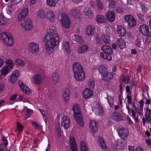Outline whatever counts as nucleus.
Instances as JSON below:
<instances>
[{
  "mask_svg": "<svg viewBox=\"0 0 151 151\" xmlns=\"http://www.w3.org/2000/svg\"><path fill=\"white\" fill-rule=\"evenodd\" d=\"M59 37L57 34L46 33L43 40L47 53L50 54L54 51V47L59 44Z\"/></svg>",
  "mask_w": 151,
  "mask_h": 151,
  "instance_id": "obj_1",
  "label": "nucleus"
},
{
  "mask_svg": "<svg viewBox=\"0 0 151 151\" xmlns=\"http://www.w3.org/2000/svg\"><path fill=\"white\" fill-rule=\"evenodd\" d=\"M72 67L76 80L77 81H83L86 75L81 65L79 63L75 62L73 63Z\"/></svg>",
  "mask_w": 151,
  "mask_h": 151,
  "instance_id": "obj_2",
  "label": "nucleus"
},
{
  "mask_svg": "<svg viewBox=\"0 0 151 151\" xmlns=\"http://www.w3.org/2000/svg\"><path fill=\"white\" fill-rule=\"evenodd\" d=\"M72 111L73 116L76 121L81 127H83V116L82 114L79 105L77 104H74L72 106Z\"/></svg>",
  "mask_w": 151,
  "mask_h": 151,
  "instance_id": "obj_3",
  "label": "nucleus"
},
{
  "mask_svg": "<svg viewBox=\"0 0 151 151\" xmlns=\"http://www.w3.org/2000/svg\"><path fill=\"white\" fill-rule=\"evenodd\" d=\"M124 23L127 24V26L129 28H132L134 27L137 24L135 18L132 15L127 14L124 16Z\"/></svg>",
  "mask_w": 151,
  "mask_h": 151,
  "instance_id": "obj_4",
  "label": "nucleus"
},
{
  "mask_svg": "<svg viewBox=\"0 0 151 151\" xmlns=\"http://www.w3.org/2000/svg\"><path fill=\"white\" fill-rule=\"evenodd\" d=\"M1 36L5 44L9 46H11L13 45L14 40L10 35H8L7 33L3 32L1 34Z\"/></svg>",
  "mask_w": 151,
  "mask_h": 151,
  "instance_id": "obj_5",
  "label": "nucleus"
},
{
  "mask_svg": "<svg viewBox=\"0 0 151 151\" xmlns=\"http://www.w3.org/2000/svg\"><path fill=\"white\" fill-rule=\"evenodd\" d=\"M139 31L142 35L149 37H151V31H150L149 27L145 24H143L139 26Z\"/></svg>",
  "mask_w": 151,
  "mask_h": 151,
  "instance_id": "obj_6",
  "label": "nucleus"
},
{
  "mask_svg": "<svg viewBox=\"0 0 151 151\" xmlns=\"http://www.w3.org/2000/svg\"><path fill=\"white\" fill-rule=\"evenodd\" d=\"M60 22L65 28L69 29L71 22L68 16L65 13L62 14L61 16Z\"/></svg>",
  "mask_w": 151,
  "mask_h": 151,
  "instance_id": "obj_7",
  "label": "nucleus"
},
{
  "mask_svg": "<svg viewBox=\"0 0 151 151\" xmlns=\"http://www.w3.org/2000/svg\"><path fill=\"white\" fill-rule=\"evenodd\" d=\"M21 24L22 27L27 31L31 30L34 27V25L29 18H27L26 20H24V22L22 23Z\"/></svg>",
  "mask_w": 151,
  "mask_h": 151,
  "instance_id": "obj_8",
  "label": "nucleus"
},
{
  "mask_svg": "<svg viewBox=\"0 0 151 151\" xmlns=\"http://www.w3.org/2000/svg\"><path fill=\"white\" fill-rule=\"evenodd\" d=\"M29 49L31 53L36 54L39 50V45L36 42H30L29 44Z\"/></svg>",
  "mask_w": 151,
  "mask_h": 151,
  "instance_id": "obj_9",
  "label": "nucleus"
},
{
  "mask_svg": "<svg viewBox=\"0 0 151 151\" xmlns=\"http://www.w3.org/2000/svg\"><path fill=\"white\" fill-rule=\"evenodd\" d=\"M70 120L68 116H63L61 119V124L64 129H68L70 127Z\"/></svg>",
  "mask_w": 151,
  "mask_h": 151,
  "instance_id": "obj_10",
  "label": "nucleus"
},
{
  "mask_svg": "<svg viewBox=\"0 0 151 151\" xmlns=\"http://www.w3.org/2000/svg\"><path fill=\"white\" fill-rule=\"evenodd\" d=\"M28 13V9L27 8L21 10L18 16V20L22 22L24 20Z\"/></svg>",
  "mask_w": 151,
  "mask_h": 151,
  "instance_id": "obj_11",
  "label": "nucleus"
},
{
  "mask_svg": "<svg viewBox=\"0 0 151 151\" xmlns=\"http://www.w3.org/2000/svg\"><path fill=\"white\" fill-rule=\"evenodd\" d=\"M45 17L50 21L52 22H55L56 14L53 11L50 10L47 11L46 12Z\"/></svg>",
  "mask_w": 151,
  "mask_h": 151,
  "instance_id": "obj_12",
  "label": "nucleus"
},
{
  "mask_svg": "<svg viewBox=\"0 0 151 151\" xmlns=\"http://www.w3.org/2000/svg\"><path fill=\"white\" fill-rule=\"evenodd\" d=\"M19 72L18 70H15L12 74L9 80V82L12 84H14L17 78H19Z\"/></svg>",
  "mask_w": 151,
  "mask_h": 151,
  "instance_id": "obj_13",
  "label": "nucleus"
},
{
  "mask_svg": "<svg viewBox=\"0 0 151 151\" xmlns=\"http://www.w3.org/2000/svg\"><path fill=\"white\" fill-rule=\"evenodd\" d=\"M70 147L72 151H78L77 145L75 138L73 136L69 138Z\"/></svg>",
  "mask_w": 151,
  "mask_h": 151,
  "instance_id": "obj_14",
  "label": "nucleus"
},
{
  "mask_svg": "<svg viewBox=\"0 0 151 151\" xmlns=\"http://www.w3.org/2000/svg\"><path fill=\"white\" fill-rule=\"evenodd\" d=\"M113 78V73L109 71H107L104 74H101V78L103 81L109 82Z\"/></svg>",
  "mask_w": 151,
  "mask_h": 151,
  "instance_id": "obj_15",
  "label": "nucleus"
},
{
  "mask_svg": "<svg viewBox=\"0 0 151 151\" xmlns=\"http://www.w3.org/2000/svg\"><path fill=\"white\" fill-rule=\"evenodd\" d=\"M128 131L126 129L124 128H122L119 129L118 133L119 136L122 139L126 140L128 136Z\"/></svg>",
  "mask_w": 151,
  "mask_h": 151,
  "instance_id": "obj_16",
  "label": "nucleus"
},
{
  "mask_svg": "<svg viewBox=\"0 0 151 151\" xmlns=\"http://www.w3.org/2000/svg\"><path fill=\"white\" fill-rule=\"evenodd\" d=\"M90 129L92 132H96L98 129V124L96 121L91 120L90 122Z\"/></svg>",
  "mask_w": 151,
  "mask_h": 151,
  "instance_id": "obj_17",
  "label": "nucleus"
},
{
  "mask_svg": "<svg viewBox=\"0 0 151 151\" xmlns=\"http://www.w3.org/2000/svg\"><path fill=\"white\" fill-rule=\"evenodd\" d=\"M116 27H117L116 31L119 36L120 37H124L126 34V32L123 27L118 24L116 25Z\"/></svg>",
  "mask_w": 151,
  "mask_h": 151,
  "instance_id": "obj_18",
  "label": "nucleus"
},
{
  "mask_svg": "<svg viewBox=\"0 0 151 151\" xmlns=\"http://www.w3.org/2000/svg\"><path fill=\"white\" fill-rule=\"evenodd\" d=\"M107 19L110 22H113L115 19V14L112 11H109L106 14Z\"/></svg>",
  "mask_w": 151,
  "mask_h": 151,
  "instance_id": "obj_19",
  "label": "nucleus"
},
{
  "mask_svg": "<svg viewBox=\"0 0 151 151\" xmlns=\"http://www.w3.org/2000/svg\"><path fill=\"white\" fill-rule=\"evenodd\" d=\"M18 83L20 88L23 92L28 94H30L32 93L31 92V91L30 89L27 87L25 85L22 83V81H19Z\"/></svg>",
  "mask_w": 151,
  "mask_h": 151,
  "instance_id": "obj_20",
  "label": "nucleus"
},
{
  "mask_svg": "<svg viewBox=\"0 0 151 151\" xmlns=\"http://www.w3.org/2000/svg\"><path fill=\"white\" fill-rule=\"evenodd\" d=\"M93 94V92L90 89L86 88L83 92L82 96L84 99H87L92 96Z\"/></svg>",
  "mask_w": 151,
  "mask_h": 151,
  "instance_id": "obj_21",
  "label": "nucleus"
},
{
  "mask_svg": "<svg viewBox=\"0 0 151 151\" xmlns=\"http://www.w3.org/2000/svg\"><path fill=\"white\" fill-rule=\"evenodd\" d=\"M70 14L75 19H79L81 17V14L76 9H72L70 11Z\"/></svg>",
  "mask_w": 151,
  "mask_h": 151,
  "instance_id": "obj_22",
  "label": "nucleus"
},
{
  "mask_svg": "<svg viewBox=\"0 0 151 151\" xmlns=\"http://www.w3.org/2000/svg\"><path fill=\"white\" fill-rule=\"evenodd\" d=\"M88 47L87 45L86 44H82L79 46L77 52L79 54L84 53L88 50Z\"/></svg>",
  "mask_w": 151,
  "mask_h": 151,
  "instance_id": "obj_23",
  "label": "nucleus"
},
{
  "mask_svg": "<svg viewBox=\"0 0 151 151\" xmlns=\"http://www.w3.org/2000/svg\"><path fill=\"white\" fill-rule=\"evenodd\" d=\"M101 49L102 51L107 54H113V53L112 48L108 45H104L102 46Z\"/></svg>",
  "mask_w": 151,
  "mask_h": 151,
  "instance_id": "obj_24",
  "label": "nucleus"
},
{
  "mask_svg": "<svg viewBox=\"0 0 151 151\" xmlns=\"http://www.w3.org/2000/svg\"><path fill=\"white\" fill-rule=\"evenodd\" d=\"M95 27L93 26L90 25L87 27L86 30L85 32L86 34L88 36H91L94 33Z\"/></svg>",
  "mask_w": 151,
  "mask_h": 151,
  "instance_id": "obj_25",
  "label": "nucleus"
},
{
  "mask_svg": "<svg viewBox=\"0 0 151 151\" xmlns=\"http://www.w3.org/2000/svg\"><path fill=\"white\" fill-rule=\"evenodd\" d=\"M116 43L121 50H122L123 49L125 48L126 46L125 42L121 38L117 40Z\"/></svg>",
  "mask_w": 151,
  "mask_h": 151,
  "instance_id": "obj_26",
  "label": "nucleus"
},
{
  "mask_svg": "<svg viewBox=\"0 0 151 151\" xmlns=\"http://www.w3.org/2000/svg\"><path fill=\"white\" fill-rule=\"evenodd\" d=\"M83 12L86 16H88L90 18L93 17V13L92 10L89 7H86L83 8Z\"/></svg>",
  "mask_w": 151,
  "mask_h": 151,
  "instance_id": "obj_27",
  "label": "nucleus"
},
{
  "mask_svg": "<svg viewBox=\"0 0 151 151\" xmlns=\"http://www.w3.org/2000/svg\"><path fill=\"white\" fill-rule=\"evenodd\" d=\"M112 114V119L114 121L119 122L123 120V117L118 112L114 111Z\"/></svg>",
  "mask_w": 151,
  "mask_h": 151,
  "instance_id": "obj_28",
  "label": "nucleus"
},
{
  "mask_svg": "<svg viewBox=\"0 0 151 151\" xmlns=\"http://www.w3.org/2000/svg\"><path fill=\"white\" fill-rule=\"evenodd\" d=\"M34 83L35 84L40 85L41 84L42 80L41 75L39 74H37L33 77Z\"/></svg>",
  "mask_w": 151,
  "mask_h": 151,
  "instance_id": "obj_29",
  "label": "nucleus"
},
{
  "mask_svg": "<svg viewBox=\"0 0 151 151\" xmlns=\"http://www.w3.org/2000/svg\"><path fill=\"white\" fill-rule=\"evenodd\" d=\"M93 41L94 44L97 46H100L103 45L100 38L98 36H96L93 38Z\"/></svg>",
  "mask_w": 151,
  "mask_h": 151,
  "instance_id": "obj_30",
  "label": "nucleus"
},
{
  "mask_svg": "<svg viewBox=\"0 0 151 151\" xmlns=\"http://www.w3.org/2000/svg\"><path fill=\"white\" fill-rule=\"evenodd\" d=\"M37 17L42 19H44L46 16V12L45 10L42 9H40L36 12Z\"/></svg>",
  "mask_w": 151,
  "mask_h": 151,
  "instance_id": "obj_31",
  "label": "nucleus"
},
{
  "mask_svg": "<svg viewBox=\"0 0 151 151\" xmlns=\"http://www.w3.org/2000/svg\"><path fill=\"white\" fill-rule=\"evenodd\" d=\"M151 114H148L147 113H145V118L143 117L142 119V123L144 124H145L146 121L147 123L149 124L151 122Z\"/></svg>",
  "mask_w": 151,
  "mask_h": 151,
  "instance_id": "obj_32",
  "label": "nucleus"
},
{
  "mask_svg": "<svg viewBox=\"0 0 151 151\" xmlns=\"http://www.w3.org/2000/svg\"><path fill=\"white\" fill-rule=\"evenodd\" d=\"M101 38L104 42L106 44L109 43L111 42L110 36L108 34L103 33L101 35Z\"/></svg>",
  "mask_w": 151,
  "mask_h": 151,
  "instance_id": "obj_33",
  "label": "nucleus"
},
{
  "mask_svg": "<svg viewBox=\"0 0 151 151\" xmlns=\"http://www.w3.org/2000/svg\"><path fill=\"white\" fill-rule=\"evenodd\" d=\"M70 45L69 42L67 41L63 42V48L65 52H66L67 55L70 53Z\"/></svg>",
  "mask_w": 151,
  "mask_h": 151,
  "instance_id": "obj_34",
  "label": "nucleus"
},
{
  "mask_svg": "<svg viewBox=\"0 0 151 151\" xmlns=\"http://www.w3.org/2000/svg\"><path fill=\"white\" fill-rule=\"evenodd\" d=\"M63 96L64 101H68L69 100L70 97V91L68 88H66L64 90Z\"/></svg>",
  "mask_w": 151,
  "mask_h": 151,
  "instance_id": "obj_35",
  "label": "nucleus"
},
{
  "mask_svg": "<svg viewBox=\"0 0 151 151\" xmlns=\"http://www.w3.org/2000/svg\"><path fill=\"white\" fill-rule=\"evenodd\" d=\"M11 70L9 68L4 66L0 70L1 74L4 76H6L10 73Z\"/></svg>",
  "mask_w": 151,
  "mask_h": 151,
  "instance_id": "obj_36",
  "label": "nucleus"
},
{
  "mask_svg": "<svg viewBox=\"0 0 151 151\" xmlns=\"http://www.w3.org/2000/svg\"><path fill=\"white\" fill-rule=\"evenodd\" d=\"M96 22L98 23H103L106 22V19L104 16L103 15H97L96 18Z\"/></svg>",
  "mask_w": 151,
  "mask_h": 151,
  "instance_id": "obj_37",
  "label": "nucleus"
},
{
  "mask_svg": "<svg viewBox=\"0 0 151 151\" xmlns=\"http://www.w3.org/2000/svg\"><path fill=\"white\" fill-rule=\"evenodd\" d=\"M72 38L74 41L79 43L81 44L83 42V39L78 35L74 34L72 36Z\"/></svg>",
  "mask_w": 151,
  "mask_h": 151,
  "instance_id": "obj_38",
  "label": "nucleus"
},
{
  "mask_svg": "<svg viewBox=\"0 0 151 151\" xmlns=\"http://www.w3.org/2000/svg\"><path fill=\"white\" fill-rule=\"evenodd\" d=\"M8 19L4 15L0 13V24L4 25L8 22Z\"/></svg>",
  "mask_w": 151,
  "mask_h": 151,
  "instance_id": "obj_39",
  "label": "nucleus"
},
{
  "mask_svg": "<svg viewBox=\"0 0 151 151\" xmlns=\"http://www.w3.org/2000/svg\"><path fill=\"white\" fill-rule=\"evenodd\" d=\"M58 2L57 0H46L47 4L50 7L55 6Z\"/></svg>",
  "mask_w": 151,
  "mask_h": 151,
  "instance_id": "obj_40",
  "label": "nucleus"
},
{
  "mask_svg": "<svg viewBox=\"0 0 151 151\" xmlns=\"http://www.w3.org/2000/svg\"><path fill=\"white\" fill-rule=\"evenodd\" d=\"M5 63L6 65V66H7L11 70L13 68L14 66V63L12 60L10 59H8L5 61Z\"/></svg>",
  "mask_w": 151,
  "mask_h": 151,
  "instance_id": "obj_41",
  "label": "nucleus"
},
{
  "mask_svg": "<svg viewBox=\"0 0 151 151\" xmlns=\"http://www.w3.org/2000/svg\"><path fill=\"white\" fill-rule=\"evenodd\" d=\"M98 141L100 147L102 149H105L106 148V143L104 140L101 137H99L98 138Z\"/></svg>",
  "mask_w": 151,
  "mask_h": 151,
  "instance_id": "obj_42",
  "label": "nucleus"
},
{
  "mask_svg": "<svg viewBox=\"0 0 151 151\" xmlns=\"http://www.w3.org/2000/svg\"><path fill=\"white\" fill-rule=\"evenodd\" d=\"M139 5L142 13L146 14L148 11V9L147 7L146 4L143 3H141L139 4Z\"/></svg>",
  "mask_w": 151,
  "mask_h": 151,
  "instance_id": "obj_43",
  "label": "nucleus"
},
{
  "mask_svg": "<svg viewBox=\"0 0 151 151\" xmlns=\"http://www.w3.org/2000/svg\"><path fill=\"white\" fill-rule=\"evenodd\" d=\"M59 79V76L57 72H54L53 73L52 76V80L54 83H56L58 81Z\"/></svg>",
  "mask_w": 151,
  "mask_h": 151,
  "instance_id": "obj_44",
  "label": "nucleus"
},
{
  "mask_svg": "<svg viewBox=\"0 0 151 151\" xmlns=\"http://www.w3.org/2000/svg\"><path fill=\"white\" fill-rule=\"evenodd\" d=\"M131 76L127 75L125 76H124L122 80V82H124V84H128L129 83L130 81Z\"/></svg>",
  "mask_w": 151,
  "mask_h": 151,
  "instance_id": "obj_45",
  "label": "nucleus"
},
{
  "mask_svg": "<svg viewBox=\"0 0 151 151\" xmlns=\"http://www.w3.org/2000/svg\"><path fill=\"white\" fill-rule=\"evenodd\" d=\"M137 18L142 22H144L145 21V18L144 14L141 12H138L137 13Z\"/></svg>",
  "mask_w": 151,
  "mask_h": 151,
  "instance_id": "obj_46",
  "label": "nucleus"
},
{
  "mask_svg": "<svg viewBox=\"0 0 151 151\" xmlns=\"http://www.w3.org/2000/svg\"><path fill=\"white\" fill-rule=\"evenodd\" d=\"M16 66L17 67H22L24 65V62L20 59H17L15 62Z\"/></svg>",
  "mask_w": 151,
  "mask_h": 151,
  "instance_id": "obj_47",
  "label": "nucleus"
},
{
  "mask_svg": "<svg viewBox=\"0 0 151 151\" xmlns=\"http://www.w3.org/2000/svg\"><path fill=\"white\" fill-rule=\"evenodd\" d=\"M80 149L81 151L87 149V147L85 142L83 140L80 142Z\"/></svg>",
  "mask_w": 151,
  "mask_h": 151,
  "instance_id": "obj_48",
  "label": "nucleus"
},
{
  "mask_svg": "<svg viewBox=\"0 0 151 151\" xmlns=\"http://www.w3.org/2000/svg\"><path fill=\"white\" fill-rule=\"evenodd\" d=\"M109 6L111 8H114L116 6V2L115 0H109Z\"/></svg>",
  "mask_w": 151,
  "mask_h": 151,
  "instance_id": "obj_49",
  "label": "nucleus"
},
{
  "mask_svg": "<svg viewBox=\"0 0 151 151\" xmlns=\"http://www.w3.org/2000/svg\"><path fill=\"white\" fill-rule=\"evenodd\" d=\"M89 87L92 89H94L95 87V82L94 80L90 79L88 82Z\"/></svg>",
  "mask_w": 151,
  "mask_h": 151,
  "instance_id": "obj_50",
  "label": "nucleus"
},
{
  "mask_svg": "<svg viewBox=\"0 0 151 151\" xmlns=\"http://www.w3.org/2000/svg\"><path fill=\"white\" fill-rule=\"evenodd\" d=\"M106 68L104 66H101L98 68L99 73L101 74H103L106 72Z\"/></svg>",
  "mask_w": 151,
  "mask_h": 151,
  "instance_id": "obj_51",
  "label": "nucleus"
},
{
  "mask_svg": "<svg viewBox=\"0 0 151 151\" xmlns=\"http://www.w3.org/2000/svg\"><path fill=\"white\" fill-rule=\"evenodd\" d=\"M23 128V125L21 124L19 122H18L17 124V129L19 133L22 131Z\"/></svg>",
  "mask_w": 151,
  "mask_h": 151,
  "instance_id": "obj_52",
  "label": "nucleus"
},
{
  "mask_svg": "<svg viewBox=\"0 0 151 151\" xmlns=\"http://www.w3.org/2000/svg\"><path fill=\"white\" fill-rule=\"evenodd\" d=\"M104 111L102 109L99 108H97L96 111L95 112V114L96 116H98L100 115L101 113H103Z\"/></svg>",
  "mask_w": 151,
  "mask_h": 151,
  "instance_id": "obj_53",
  "label": "nucleus"
},
{
  "mask_svg": "<svg viewBox=\"0 0 151 151\" xmlns=\"http://www.w3.org/2000/svg\"><path fill=\"white\" fill-rule=\"evenodd\" d=\"M141 42L142 41L141 39L139 37H137L135 41L136 45L139 47H141Z\"/></svg>",
  "mask_w": 151,
  "mask_h": 151,
  "instance_id": "obj_54",
  "label": "nucleus"
},
{
  "mask_svg": "<svg viewBox=\"0 0 151 151\" xmlns=\"http://www.w3.org/2000/svg\"><path fill=\"white\" fill-rule=\"evenodd\" d=\"M97 7L99 10H101L103 8L102 3L99 0L96 1Z\"/></svg>",
  "mask_w": 151,
  "mask_h": 151,
  "instance_id": "obj_55",
  "label": "nucleus"
},
{
  "mask_svg": "<svg viewBox=\"0 0 151 151\" xmlns=\"http://www.w3.org/2000/svg\"><path fill=\"white\" fill-rule=\"evenodd\" d=\"M24 109L27 110L26 113L27 116L29 117L32 114V110L28 109L27 106H24Z\"/></svg>",
  "mask_w": 151,
  "mask_h": 151,
  "instance_id": "obj_56",
  "label": "nucleus"
},
{
  "mask_svg": "<svg viewBox=\"0 0 151 151\" xmlns=\"http://www.w3.org/2000/svg\"><path fill=\"white\" fill-rule=\"evenodd\" d=\"M2 142L1 143L5 147H6L8 144V142L7 139L4 137H3L2 139Z\"/></svg>",
  "mask_w": 151,
  "mask_h": 151,
  "instance_id": "obj_57",
  "label": "nucleus"
},
{
  "mask_svg": "<svg viewBox=\"0 0 151 151\" xmlns=\"http://www.w3.org/2000/svg\"><path fill=\"white\" fill-rule=\"evenodd\" d=\"M150 42L151 40L150 38L148 37L145 38V41H144L145 44L147 45H149Z\"/></svg>",
  "mask_w": 151,
  "mask_h": 151,
  "instance_id": "obj_58",
  "label": "nucleus"
},
{
  "mask_svg": "<svg viewBox=\"0 0 151 151\" xmlns=\"http://www.w3.org/2000/svg\"><path fill=\"white\" fill-rule=\"evenodd\" d=\"M5 89V86L3 83L0 84V92L2 93Z\"/></svg>",
  "mask_w": 151,
  "mask_h": 151,
  "instance_id": "obj_59",
  "label": "nucleus"
},
{
  "mask_svg": "<svg viewBox=\"0 0 151 151\" xmlns=\"http://www.w3.org/2000/svg\"><path fill=\"white\" fill-rule=\"evenodd\" d=\"M116 11L117 13H120L123 12V9L121 6H118L116 8Z\"/></svg>",
  "mask_w": 151,
  "mask_h": 151,
  "instance_id": "obj_60",
  "label": "nucleus"
},
{
  "mask_svg": "<svg viewBox=\"0 0 151 151\" xmlns=\"http://www.w3.org/2000/svg\"><path fill=\"white\" fill-rule=\"evenodd\" d=\"M130 88H131V87H130L129 85L125 87L126 92L128 93V94H129L131 93Z\"/></svg>",
  "mask_w": 151,
  "mask_h": 151,
  "instance_id": "obj_61",
  "label": "nucleus"
},
{
  "mask_svg": "<svg viewBox=\"0 0 151 151\" xmlns=\"http://www.w3.org/2000/svg\"><path fill=\"white\" fill-rule=\"evenodd\" d=\"M107 96L106 97V99H107V102L108 103L109 106H111V103L110 102V101H113V99H112L111 97H110V98H109V95L108 93L107 94Z\"/></svg>",
  "mask_w": 151,
  "mask_h": 151,
  "instance_id": "obj_62",
  "label": "nucleus"
},
{
  "mask_svg": "<svg viewBox=\"0 0 151 151\" xmlns=\"http://www.w3.org/2000/svg\"><path fill=\"white\" fill-rule=\"evenodd\" d=\"M22 0H10V1L12 4H14V5H16L19 4L21 1Z\"/></svg>",
  "mask_w": 151,
  "mask_h": 151,
  "instance_id": "obj_63",
  "label": "nucleus"
},
{
  "mask_svg": "<svg viewBox=\"0 0 151 151\" xmlns=\"http://www.w3.org/2000/svg\"><path fill=\"white\" fill-rule=\"evenodd\" d=\"M55 29V28L54 26H51L49 27V29L50 31V32H47L46 33L50 34L52 33V34H54L53 32H54V30Z\"/></svg>",
  "mask_w": 151,
  "mask_h": 151,
  "instance_id": "obj_64",
  "label": "nucleus"
}]
</instances>
